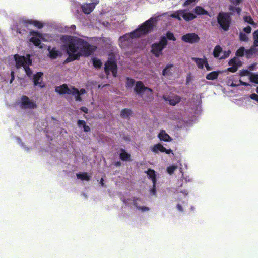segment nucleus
Wrapping results in <instances>:
<instances>
[{"mask_svg":"<svg viewBox=\"0 0 258 258\" xmlns=\"http://www.w3.org/2000/svg\"><path fill=\"white\" fill-rule=\"evenodd\" d=\"M62 41L69 55L68 61L78 59L81 56H88L96 49L94 46L90 45L86 41L77 37L63 36Z\"/></svg>","mask_w":258,"mask_h":258,"instance_id":"f257e3e1","label":"nucleus"},{"mask_svg":"<svg viewBox=\"0 0 258 258\" xmlns=\"http://www.w3.org/2000/svg\"><path fill=\"white\" fill-rule=\"evenodd\" d=\"M158 19V17L151 18L134 31L120 37L119 39L120 46L124 48L131 43L132 38L140 37L151 31L157 22Z\"/></svg>","mask_w":258,"mask_h":258,"instance_id":"f03ea898","label":"nucleus"},{"mask_svg":"<svg viewBox=\"0 0 258 258\" xmlns=\"http://www.w3.org/2000/svg\"><path fill=\"white\" fill-rule=\"evenodd\" d=\"M55 91L60 94H72L75 97L76 100L77 101H81V98L80 95L86 93V91L84 89H81L79 91L78 89L72 86L69 87L66 84L56 87Z\"/></svg>","mask_w":258,"mask_h":258,"instance_id":"7ed1b4c3","label":"nucleus"},{"mask_svg":"<svg viewBox=\"0 0 258 258\" xmlns=\"http://www.w3.org/2000/svg\"><path fill=\"white\" fill-rule=\"evenodd\" d=\"M13 57L16 62V67L17 68L23 67L27 76L30 77L32 75V71L29 68V66L31 64L30 56L28 55L25 57L15 54Z\"/></svg>","mask_w":258,"mask_h":258,"instance_id":"20e7f679","label":"nucleus"},{"mask_svg":"<svg viewBox=\"0 0 258 258\" xmlns=\"http://www.w3.org/2000/svg\"><path fill=\"white\" fill-rule=\"evenodd\" d=\"M168 16L178 20H181L182 18L186 21L192 20L196 17L195 14L189 12L188 10H179L169 13Z\"/></svg>","mask_w":258,"mask_h":258,"instance_id":"39448f33","label":"nucleus"},{"mask_svg":"<svg viewBox=\"0 0 258 258\" xmlns=\"http://www.w3.org/2000/svg\"><path fill=\"white\" fill-rule=\"evenodd\" d=\"M31 37L30 39V41L33 43L36 46H39L40 48L42 47L40 46L41 40L44 41H50L53 38L52 36L48 34H40L37 32H31L30 33Z\"/></svg>","mask_w":258,"mask_h":258,"instance_id":"423d86ee","label":"nucleus"},{"mask_svg":"<svg viewBox=\"0 0 258 258\" xmlns=\"http://www.w3.org/2000/svg\"><path fill=\"white\" fill-rule=\"evenodd\" d=\"M136 92L140 95L145 101H148L152 98V91L151 89L146 87L141 82H137L135 85Z\"/></svg>","mask_w":258,"mask_h":258,"instance_id":"0eeeda50","label":"nucleus"},{"mask_svg":"<svg viewBox=\"0 0 258 258\" xmlns=\"http://www.w3.org/2000/svg\"><path fill=\"white\" fill-rule=\"evenodd\" d=\"M167 44V38L165 36L161 38L159 43H154L152 45L151 52L156 57H158L162 55V50Z\"/></svg>","mask_w":258,"mask_h":258,"instance_id":"6e6552de","label":"nucleus"},{"mask_svg":"<svg viewBox=\"0 0 258 258\" xmlns=\"http://www.w3.org/2000/svg\"><path fill=\"white\" fill-rule=\"evenodd\" d=\"M218 21L221 27L224 30H227L230 23V18L228 14L220 13L218 17Z\"/></svg>","mask_w":258,"mask_h":258,"instance_id":"1a4fd4ad","label":"nucleus"},{"mask_svg":"<svg viewBox=\"0 0 258 258\" xmlns=\"http://www.w3.org/2000/svg\"><path fill=\"white\" fill-rule=\"evenodd\" d=\"M105 71L106 74H108L111 72L114 77L116 76L117 66L114 58L112 56L110 57L105 64Z\"/></svg>","mask_w":258,"mask_h":258,"instance_id":"9d476101","label":"nucleus"},{"mask_svg":"<svg viewBox=\"0 0 258 258\" xmlns=\"http://www.w3.org/2000/svg\"><path fill=\"white\" fill-rule=\"evenodd\" d=\"M20 106L23 109H33L36 107V102L26 96H22L20 100Z\"/></svg>","mask_w":258,"mask_h":258,"instance_id":"9b49d317","label":"nucleus"},{"mask_svg":"<svg viewBox=\"0 0 258 258\" xmlns=\"http://www.w3.org/2000/svg\"><path fill=\"white\" fill-rule=\"evenodd\" d=\"M99 3V0H88V2L82 5V9L85 14L90 13Z\"/></svg>","mask_w":258,"mask_h":258,"instance_id":"f8f14e48","label":"nucleus"},{"mask_svg":"<svg viewBox=\"0 0 258 258\" xmlns=\"http://www.w3.org/2000/svg\"><path fill=\"white\" fill-rule=\"evenodd\" d=\"M228 64L230 67L228 68V71L235 72L238 68L242 65V62L239 58L235 57L229 60Z\"/></svg>","mask_w":258,"mask_h":258,"instance_id":"ddd939ff","label":"nucleus"},{"mask_svg":"<svg viewBox=\"0 0 258 258\" xmlns=\"http://www.w3.org/2000/svg\"><path fill=\"white\" fill-rule=\"evenodd\" d=\"M151 150L152 152H153L155 154H158L159 152H165L167 154H169L170 153L173 154L172 150L166 149L163 146H162L160 143L155 144L154 145L151 147Z\"/></svg>","mask_w":258,"mask_h":258,"instance_id":"4468645a","label":"nucleus"},{"mask_svg":"<svg viewBox=\"0 0 258 258\" xmlns=\"http://www.w3.org/2000/svg\"><path fill=\"white\" fill-rule=\"evenodd\" d=\"M181 40L185 43L192 44L198 42L199 40V37L196 34L191 33L183 35Z\"/></svg>","mask_w":258,"mask_h":258,"instance_id":"2eb2a0df","label":"nucleus"},{"mask_svg":"<svg viewBox=\"0 0 258 258\" xmlns=\"http://www.w3.org/2000/svg\"><path fill=\"white\" fill-rule=\"evenodd\" d=\"M30 25H33L38 28H41L43 26V24L41 22L28 19L22 20L19 23L20 26H24L27 27Z\"/></svg>","mask_w":258,"mask_h":258,"instance_id":"dca6fc26","label":"nucleus"},{"mask_svg":"<svg viewBox=\"0 0 258 258\" xmlns=\"http://www.w3.org/2000/svg\"><path fill=\"white\" fill-rule=\"evenodd\" d=\"M251 27L247 26L243 29V31L239 34L240 40L242 41H246L248 39V34L250 33Z\"/></svg>","mask_w":258,"mask_h":258,"instance_id":"f3484780","label":"nucleus"},{"mask_svg":"<svg viewBox=\"0 0 258 258\" xmlns=\"http://www.w3.org/2000/svg\"><path fill=\"white\" fill-rule=\"evenodd\" d=\"M43 73L38 72L34 76V84L35 86H38L41 88L44 86V84L42 81Z\"/></svg>","mask_w":258,"mask_h":258,"instance_id":"a211bd4d","label":"nucleus"},{"mask_svg":"<svg viewBox=\"0 0 258 258\" xmlns=\"http://www.w3.org/2000/svg\"><path fill=\"white\" fill-rule=\"evenodd\" d=\"M251 73H250L249 71L244 70H241L239 72V76L240 77V79L239 80V82L240 84L243 85L248 86L249 85V83L243 81L242 78L247 77V80L249 79V77H250Z\"/></svg>","mask_w":258,"mask_h":258,"instance_id":"6ab92c4d","label":"nucleus"},{"mask_svg":"<svg viewBox=\"0 0 258 258\" xmlns=\"http://www.w3.org/2000/svg\"><path fill=\"white\" fill-rule=\"evenodd\" d=\"M164 99L166 101H168L169 103L172 105H175L178 103L181 100L180 96L177 95L170 96L168 97H164Z\"/></svg>","mask_w":258,"mask_h":258,"instance_id":"aec40b11","label":"nucleus"},{"mask_svg":"<svg viewBox=\"0 0 258 258\" xmlns=\"http://www.w3.org/2000/svg\"><path fill=\"white\" fill-rule=\"evenodd\" d=\"M140 203L141 201L139 199L137 198L133 200V204L138 210L141 212H146L149 210V208L144 205H141Z\"/></svg>","mask_w":258,"mask_h":258,"instance_id":"412c9836","label":"nucleus"},{"mask_svg":"<svg viewBox=\"0 0 258 258\" xmlns=\"http://www.w3.org/2000/svg\"><path fill=\"white\" fill-rule=\"evenodd\" d=\"M191 59L196 63L198 68L201 69L204 68L207 61L206 58L205 57L202 58L192 57Z\"/></svg>","mask_w":258,"mask_h":258,"instance_id":"4be33fe9","label":"nucleus"},{"mask_svg":"<svg viewBox=\"0 0 258 258\" xmlns=\"http://www.w3.org/2000/svg\"><path fill=\"white\" fill-rule=\"evenodd\" d=\"M48 50L49 51V56L51 59H55L58 56H60L61 54V52L55 48L49 47Z\"/></svg>","mask_w":258,"mask_h":258,"instance_id":"5701e85b","label":"nucleus"},{"mask_svg":"<svg viewBox=\"0 0 258 258\" xmlns=\"http://www.w3.org/2000/svg\"><path fill=\"white\" fill-rule=\"evenodd\" d=\"M158 137L161 141H163L164 142H170L172 140L171 138L164 130L161 131L159 133V134L158 135Z\"/></svg>","mask_w":258,"mask_h":258,"instance_id":"b1692460","label":"nucleus"},{"mask_svg":"<svg viewBox=\"0 0 258 258\" xmlns=\"http://www.w3.org/2000/svg\"><path fill=\"white\" fill-rule=\"evenodd\" d=\"M76 176L78 179H80L82 181H88L91 177L90 174L85 172H80L77 173Z\"/></svg>","mask_w":258,"mask_h":258,"instance_id":"393cba45","label":"nucleus"},{"mask_svg":"<svg viewBox=\"0 0 258 258\" xmlns=\"http://www.w3.org/2000/svg\"><path fill=\"white\" fill-rule=\"evenodd\" d=\"M145 172L147 174L148 177L152 180V183L154 184V185H156V174L155 171L154 170L150 169H148Z\"/></svg>","mask_w":258,"mask_h":258,"instance_id":"a878e982","label":"nucleus"},{"mask_svg":"<svg viewBox=\"0 0 258 258\" xmlns=\"http://www.w3.org/2000/svg\"><path fill=\"white\" fill-rule=\"evenodd\" d=\"M175 71V68L172 64L167 65L163 70L162 74L164 76H168L170 75L173 72Z\"/></svg>","mask_w":258,"mask_h":258,"instance_id":"bb28decb","label":"nucleus"},{"mask_svg":"<svg viewBox=\"0 0 258 258\" xmlns=\"http://www.w3.org/2000/svg\"><path fill=\"white\" fill-rule=\"evenodd\" d=\"M226 83L228 86L231 87H236L241 85L240 84L239 80L234 79V76L229 77L227 79Z\"/></svg>","mask_w":258,"mask_h":258,"instance_id":"cd10ccee","label":"nucleus"},{"mask_svg":"<svg viewBox=\"0 0 258 258\" xmlns=\"http://www.w3.org/2000/svg\"><path fill=\"white\" fill-rule=\"evenodd\" d=\"M243 20L245 23H247L251 26L253 28H256L257 24L255 23L251 17L249 16H245L243 17Z\"/></svg>","mask_w":258,"mask_h":258,"instance_id":"c85d7f7f","label":"nucleus"},{"mask_svg":"<svg viewBox=\"0 0 258 258\" xmlns=\"http://www.w3.org/2000/svg\"><path fill=\"white\" fill-rule=\"evenodd\" d=\"M77 124L80 128L83 129L85 132H88L90 130L89 126L86 124V122L84 120H79Z\"/></svg>","mask_w":258,"mask_h":258,"instance_id":"c756f323","label":"nucleus"},{"mask_svg":"<svg viewBox=\"0 0 258 258\" xmlns=\"http://www.w3.org/2000/svg\"><path fill=\"white\" fill-rule=\"evenodd\" d=\"M220 73H221L220 71L212 72L207 75L206 79L209 80H213L214 79H216L218 77Z\"/></svg>","mask_w":258,"mask_h":258,"instance_id":"7c9ffc66","label":"nucleus"},{"mask_svg":"<svg viewBox=\"0 0 258 258\" xmlns=\"http://www.w3.org/2000/svg\"><path fill=\"white\" fill-rule=\"evenodd\" d=\"M222 53V49L220 46H216L213 51V54L215 57L220 58Z\"/></svg>","mask_w":258,"mask_h":258,"instance_id":"2f4dec72","label":"nucleus"},{"mask_svg":"<svg viewBox=\"0 0 258 258\" xmlns=\"http://www.w3.org/2000/svg\"><path fill=\"white\" fill-rule=\"evenodd\" d=\"M120 158L123 161H127L130 159V154L127 153L124 150L122 149L120 153Z\"/></svg>","mask_w":258,"mask_h":258,"instance_id":"473e14b6","label":"nucleus"},{"mask_svg":"<svg viewBox=\"0 0 258 258\" xmlns=\"http://www.w3.org/2000/svg\"><path fill=\"white\" fill-rule=\"evenodd\" d=\"M195 13L197 15H204V14H207V12L203 8L201 7L197 6L196 7L195 9Z\"/></svg>","mask_w":258,"mask_h":258,"instance_id":"72a5a7b5","label":"nucleus"},{"mask_svg":"<svg viewBox=\"0 0 258 258\" xmlns=\"http://www.w3.org/2000/svg\"><path fill=\"white\" fill-rule=\"evenodd\" d=\"M177 169V166L175 164L171 165L167 167L166 171L169 175L172 174Z\"/></svg>","mask_w":258,"mask_h":258,"instance_id":"f704fd0d","label":"nucleus"},{"mask_svg":"<svg viewBox=\"0 0 258 258\" xmlns=\"http://www.w3.org/2000/svg\"><path fill=\"white\" fill-rule=\"evenodd\" d=\"M248 81L258 84V75L251 73L250 77H249Z\"/></svg>","mask_w":258,"mask_h":258,"instance_id":"c9c22d12","label":"nucleus"},{"mask_svg":"<svg viewBox=\"0 0 258 258\" xmlns=\"http://www.w3.org/2000/svg\"><path fill=\"white\" fill-rule=\"evenodd\" d=\"M245 53V50L243 47H240L236 52V55L239 57L243 56Z\"/></svg>","mask_w":258,"mask_h":258,"instance_id":"e433bc0d","label":"nucleus"},{"mask_svg":"<svg viewBox=\"0 0 258 258\" xmlns=\"http://www.w3.org/2000/svg\"><path fill=\"white\" fill-rule=\"evenodd\" d=\"M92 61L94 67L96 68L100 67L102 64V63L100 61V60L96 58H93Z\"/></svg>","mask_w":258,"mask_h":258,"instance_id":"4c0bfd02","label":"nucleus"},{"mask_svg":"<svg viewBox=\"0 0 258 258\" xmlns=\"http://www.w3.org/2000/svg\"><path fill=\"white\" fill-rule=\"evenodd\" d=\"M253 37L254 45L258 46V30L254 32L253 34Z\"/></svg>","mask_w":258,"mask_h":258,"instance_id":"58836bf2","label":"nucleus"},{"mask_svg":"<svg viewBox=\"0 0 258 258\" xmlns=\"http://www.w3.org/2000/svg\"><path fill=\"white\" fill-rule=\"evenodd\" d=\"M230 53H231V51L230 50L225 51L224 52H222L220 59H225V58L228 57L229 56Z\"/></svg>","mask_w":258,"mask_h":258,"instance_id":"ea45409f","label":"nucleus"},{"mask_svg":"<svg viewBox=\"0 0 258 258\" xmlns=\"http://www.w3.org/2000/svg\"><path fill=\"white\" fill-rule=\"evenodd\" d=\"M229 10L231 11L232 13H233L235 11L237 12V13L239 15L241 12V9L239 8H234L231 6L229 7Z\"/></svg>","mask_w":258,"mask_h":258,"instance_id":"a19ab883","label":"nucleus"},{"mask_svg":"<svg viewBox=\"0 0 258 258\" xmlns=\"http://www.w3.org/2000/svg\"><path fill=\"white\" fill-rule=\"evenodd\" d=\"M169 40H171L173 41H175L176 38L174 37L173 34L170 32H168L166 34V37Z\"/></svg>","mask_w":258,"mask_h":258,"instance_id":"79ce46f5","label":"nucleus"},{"mask_svg":"<svg viewBox=\"0 0 258 258\" xmlns=\"http://www.w3.org/2000/svg\"><path fill=\"white\" fill-rule=\"evenodd\" d=\"M135 83V81L132 79L128 78L126 80V86L127 87H132Z\"/></svg>","mask_w":258,"mask_h":258,"instance_id":"37998d69","label":"nucleus"},{"mask_svg":"<svg viewBox=\"0 0 258 258\" xmlns=\"http://www.w3.org/2000/svg\"><path fill=\"white\" fill-rule=\"evenodd\" d=\"M130 114V110L128 109H123L121 111V115L123 117H127Z\"/></svg>","mask_w":258,"mask_h":258,"instance_id":"c03bdc74","label":"nucleus"},{"mask_svg":"<svg viewBox=\"0 0 258 258\" xmlns=\"http://www.w3.org/2000/svg\"><path fill=\"white\" fill-rule=\"evenodd\" d=\"M254 53V49L253 48L245 50V54L247 57H249Z\"/></svg>","mask_w":258,"mask_h":258,"instance_id":"a18cd8bd","label":"nucleus"},{"mask_svg":"<svg viewBox=\"0 0 258 258\" xmlns=\"http://www.w3.org/2000/svg\"><path fill=\"white\" fill-rule=\"evenodd\" d=\"M188 195L187 190H184V191H180L178 193L179 197L182 198L183 197H186Z\"/></svg>","mask_w":258,"mask_h":258,"instance_id":"49530a36","label":"nucleus"},{"mask_svg":"<svg viewBox=\"0 0 258 258\" xmlns=\"http://www.w3.org/2000/svg\"><path fill=\"white\" fill-rule=\"evenodd\" d=\"M150 192L151 195H155L156 193V185H154L153 183V187L150 190Z\"/></svg>","mask_w":258,"mask_h":258,"instance_id":"de8ad7c7","label":"nucleus"},{"mask_svg":"<svg viewBox=\"0 0 258 258\" xmlns=\"http://www.w3.org/2000/svg\"><path fill=\"white\" fill-rule=\"evenodd\" d=\"M250 97L251 99L254 100L258 102V95L256 94H252Z\"/></svg>","mask_w":258,"mask_h":258,"instance_id":"09e8293b","label":"nucleus"},{"mask_svg":"<svg viewBox=\"0 0 258 258\" xmlns=\"http://www.w3.org/2000/svg\"><path fill=\"white\" fill-rule=\"evenodd\" d=\"M198 0H186L184 4V6H188L192 3L198 1Z\"/></svg>","mask_w":258,"mask_h":258,"instance_id":"8fccbe9b","label":"nucleus"},{"mask_svg":"<svg viewBox=\"0 0 258 258\" xmlns=\"http://www.w3.org/2000/svg\"><path fill=\"white\" fill-rule=\"evenodd\" d=\"M176 209L180 212H182L183 211V208H182V206L179 204L177 205Z\"/></svg>","mask_w":258,"mask_h":258,"instance_id":"3c124183","label":"nucleus"},{"mask_svg":"<svg viewBox=\"0 0 258 258\" xmlns=\"http://www.w3.org/2000/svg\"><path fill=\"white\" fill-rule=\"evenodd\" d=\"M70 29H71L70 30H67V31L68 32H72V31H74L76 29V26L74 25H72L70 27Z\"/></svg>","mask_w":258,"mask_h":258,"instance_id":"603ef678","label":"nucleus"},{"mask_svg":"<svg viewBox=\"0 0 258 258\" xmlns=\"http://www.w3.org/2000/svg\"><path fill=\"white\" fill-rule=\"evenodd\" d=\"M81 110L84 112V113H88V109L85 107H82L81 108Z\"/></svg>","mask_w":258,"mask_h":258,"instance_id":"864d4df0","label":"nucleus"},{"mask_svg":"<svg viewBox=\"0 0 258 258\" xmlns=\"http://www.w3.org/2000/svg\"><path fill=\"white\" fill-rule=\"evenodd\" d=\"M205 67H206V68L207 70H208V71H210V70H212L211 68V67L209 66V64H208L207 61L206 62V63L205 64Z\"/></svg>","mask_w":258,"mask_h":258,"instance_id":"5fc2aeb1","label":"nucleus"},{"mask_svg":"<svg viewBox=\"0 0 258 258\" xmlns=\"http://www.w3.org/2000/svg\"><path fill=\"white\" fill-rule=\"evenodd\" d=\"M11 75H12V78H11V79L10 81V84H11L12 83L14 79V72L13 71L11 72Z\"/></svg>","mask_w":258,"mask_h":258,"instance_id":"6e6d98bb","label":"nucleus"},{"mask_svg":"<svg viewBox=\"0 0 258 258\" xmlns=\"http://www.w3.org/2000/svg\"><path fill=\"white\" fill-rule=\"evenodd\" d=\"M231 2L236 4H238L239 3H240L241 0H231Z\"/></svg>","mask_w":258,"mask_h":258,"instance_id":"4d7b16f0","label":"nucleus"},{"mask_svg":"<svg viewBox=\"0 0 258 258\" xmlns=\"http://www.w3.org/2000/svg\"><path fill=\"white\" fill-rule=\"evenodd\" d=\"M102 24L105 27H108V25H110V23L108 22H103Z\"/></svg>","mask_w":258,"mask_h":258,"instance_id":"13d9d810","label":"nucleus"},{"mask_svg":"<svg viewBox=\"0 0 258 258\" xmlns=\"http://www.w3.org/2000/svg\"><path fill=\"white\" fill-rule=\"evenodd\" d=\"M183 177L186 182L190 181V179L189 177Z\"/></svg>","mask_w":258,"mask_h":258,"instance_id":"bf43d9fd","label":"nucleus"},{"mask_svg":"<svg viewBox=\"0 0 258 258\" xmlns=\"http://www.w3.org/2000/svg\"><path fill=\"white\" fill-rule=\"evenodd\" d=\"M100 184L103 186H104V183H103V178H101V180H100Z\"/></svg>","mask_w":258,"mask_h":258,"instance_id":"052dcab7","label":"nucleus"},{"mask_svg":"<svg viewBox=\"0 0 258 258\" xmlns=\"http://www.w3.org/2000/svg\"><path fill=\"white\" fill-rule=\"evenodd\" d=\"M200 110H201V105H200V104H199L197 106V110H198V111H200Z\"/></svg>","mask_w":258,"mask_h":258,"instance_id":"680f3d73","label":"nucleus"},{"mask_svg":"<svg viewBox=\"0 0 258 258\" xmlns=\"http://www.w3.org/2000/svg\"><path fill=\"white\" fill-rule=\"evenodd\" d=\"M242 80H243V81H244V82H246V81H248L247 80V77H243V78H242Z\"/></svg>","mask_w":258,"mask_h":258,"instance_id":"e2e57ef3","label":"nucleus"},{"mask_svg":"<svg viewBox=\"0 0 258 258\" xmlns=\"http://www.w3.org/2000/svg\"><path fill=\"white\" fill-rule=\"evenodd\" d=\"M17 141L19 144H21V141L19 138H17Z\"/></svg>","mask_w":258,"mask_h":258,"instance_id":"0e129e2a","label":"nucleus"},{"mask_svg":"<svg viewBox=\"0 0 258 258\" xmlns=\"http://www.w3.org/2000/svg\"><path fill=\"white\" fill-rule=\"evenodd\" d=\"M17 32H18L19 33H21V32L20 31V29H19V28H18L17 29Z\"/></svg>","mask_w":258,"mask_h":258,"instance_id":"69168bd1","label":"nucleus"},{"mask_svg":"<svg viewBox=\"0 0 258 258\" xmlns=\"http://www.w3.org/2000/svg\"><path fill=\"white\" fill-rule=\"evenodd\" d=\"M22 146L23 147H24V148L26 150L28 151V150H29L27 148H26L25 147H24L23 145H22Z\"/></svg>","mask_w":258,"mask_h":258,"instance_id":"338daca9","label":"nucleus"},{"mask_svg":"<svg viewBox=\"0 0 258 258\" xmlns=\"http://www.w3.org/2000/svg\"><path fill=\"white\" fill-rule=\"evenodd\" d=\"M256 92L258 93V87L256 88Z\"/></svg>","mask_w":258,"mask_h":258,"instance_id":"774afa93","label":"nucleus"}]
</instances>
